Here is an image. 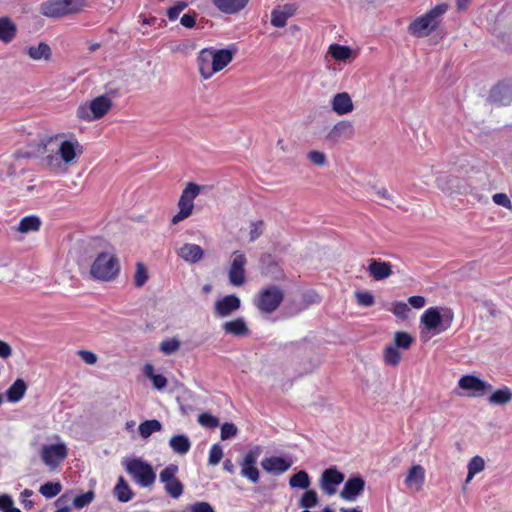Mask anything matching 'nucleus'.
<instances>
[{"instance_id":"774afa93","label":"nucleus","mask_w":512,"mask_h":512,"mask_svg":"<svg viewBox=\"0 0 512 512\" xmlns=\"http://www.w3.org/2000/svg\"><path fill=\"white\" fill-rule=\"evenodd\" d=\"M471 0H456V7L458 10H466Z\"/></svg>"},{"instance_id":"9b49d317","label":"nucleus","mask_w":512,"mask_h":512,"mask_svg":"<svg viewBox=\"0 0 512 512\" xmlns=\"http://www.w3.org/2000/svg\"><path fill=\"white\" fill-rule=\"evenodd\" d=\"M487 101L496 107H506L512 103V84L500 81L491 87Z\"/></svg>"},{"instance_id":"c03bdc74","label":"nucleus","mask_w":512,"mask_h":512,"mask_svg":"<svg viewBox=\"0 0 512 512\" xmlns=\"http://www.w3.org/2000/svg\"><path fill=\"white\" fill-rule=\"evenodd\" d=\"M148 271L146 266L142 262L136 263V270L134 274V285L138 288L145 285L148 281Z\"/></svg>"},{"instance_id":"412c9836","label":"nucleus","mask_w":512,"mask_h":512,"mask_svg":"<svg viewBox=\"0 0 512 512\" xmlns=\"http://www.w3.org/2000/svg\"><path fill=\"white\" fill-rule=\"evenodd\" d=\"M297 9L298 6L295 3H287L274 8L271 12V24L277 28L284 27L287 20L295 15Z\"/></svg>"},{"instance_id":"6e6552de","label":"nucleus","mask_w":512,"mask_h":512,"mask_svg":"<svg viewBox=\"0 0 512 512\" xmlns=\"http://www.w3.org/2000/svg\"><path fill=\"white\" fill-rule=\"evenodd\" d=\"M126 471L141 487L154 484L156 474L152 466L140 458H132L125 463Z\"/></svg>"},{"instance_id":"c9c22d12","label":"nucleus","mask_w":512,"mask_h":512,"mask_svg":"<svg viewBox=\"0 0 512 512\" xmlns=\"http://www.w3.org/2000/svg\"><path fill=\"white\" fill-rule=\"evenodd\" d=\"M144 374L147 378H149L152 381L153 386L156 389L161 390L167 386L168 382H167L166 377L162 374H156L154 372V367L152 364L147 363L144 366Z\"/></svg>"},{"instance_id":"f257e3e1","label":"nucleus","mask_w":512,"mask_h":512,"mask_svg":"<svg viewBox=\"0 0 512 512\" xmlns=\"http://www.w3.org/2000/svg\"><path fill=\"white\" fill-rule=\"evenodd\" d=\"M84 153V147L74 133L62 140L58 146L57 154H49L42 158V163L52 172L63 170L62 164L70 165Z\"/></svg>"},{"instance_id":"6ab92c4d","label":"nucleus","mask_w":512,"mask_h":512,"mask_svg":"<svg viewBox=\"0 0 512 512\" xmlns=\"http://www.w3.org/2000/svg\"><path fill=\"white\" fill-rule=\"evenodd\" d=\"M420 322L425 330L433 334L446 330V327L442 326V316L437 307L428 308L421 316Z\"/></svg>"},{"instance_id":"09e8293b","label":"nucleus","mask_w":512,"mask_h":512,"mask_svg":"<svg viewBox=\"0 0 512 512\" xmlns=\"http://www.w3.org/2000/svg\"><path fill=\"white\" fill-rule=\"evenodd\" d=\"M198 422L201 426L207 428H216L219 426V419L207 412L201 413L198 416Z\"/></svg>"},{"instance_id":"8fccbe9b","label":"nucleus","mask_w":512,"mask_h":512,"mask_svg":"<svg viewBox=\"0 0 512 512\" xmlns=\"http://www.w3.org/2000/svg\"><path fill=\"white\" fill-rule=\"evenodd\" d=\"M223 457V449L219 444H213L209 451L208 463L210 465H217Z\"/></svg>"},{"instance_id":"a18cd8bd","label":"nucleus","mask_w":512,"mask_h":512,"mask_svg":"<svg viewBox=\"0 0 512 512\" xmlns=\"http://www.w3.org/2000/svg\"><path fill=\"white\" fill-rule=\"evenodd\" d=\"M318 504V496L315 490H307L303 493L299 505L305 509L313 508Z\"/></svg>"},{"instance_id":"79ce46f5","label":"nucleus","mask_w":512,"mask_h":512,"mask_svg":"<svg viewBox=\"0 0 512 512\" xmlns=\"http://www.w3.org/2000/svg\"><path fill=\"white\" fill-rule=\"evenodd\" d=\"M485 468V461L480 456H474L468 463V476L467 481L471 480L477 473L483 471Z\"/></svg>"},{"instance_id":"dca6fc26","label":"nucleus","mask_w":512,"mask_h":512,"mask_svg":"<svg viewBox=\"0 0 512 512\" xmlns=\"http://www.w3.org/2000/svg\"><path fill=\"white\" fill-rule=\"evenodd\" d=\"M365 489V481L361 476H352L345 482L340 497L348 502L355 501Z\"/></svg>"},{"instance_id":"a19ab883","label":"nucleus","mask_w":512,"mask_h":512,"mask_svg":"<svg viewBox=\"0 0 512 512\" xmlns=\"http://www.w3.org/2000/svg\"><path fill=\"white\" fill-rule=\"evenodd\" d=\"M383 357L385 363L390 366H397L401 361V353L393 345L385 347Z\"/></svg>"},{"instance_id":"bf43d9fd","label":"nucleus","mask_w":512,"mask_h":512,"mask_svg":"<svg viewBox=\"0 0 512 512\" xmlns=\"http://www.w3.org/2000/svg\"><path fill=\"white\" fill-rule=\"evenodd\" d=\"M392 312L395 316L401 319H406L409 312V307L404 302H396L393 305Z\"/></svg>"},{"instance_id":"49530a36","label":"nucleus","mask_w":512,"mask_h":512,"mask_svg":"<svg viewBox=\"0 0 512 512\" xmlns=\"http://www.w3.org/2000/svg\"><path fill=\"white\" fill-rule=\"evenodd\" d=\"M94 497H95L94 492L90 490L86 493L77 495L73 499V505L77 509H82V508L88 506L94 500Z\"/></svg>"},{"instance_id":"f704fd0d","label":"nucleus","mask_w":512,"mask_h":512,"mask_svg":"<svg viewBox=\"0 0 512 512\" xmlns=\"http://www.w3.org/2000/svg\"><path fill=\"white\" fill-rule=\"evenodd\" d=\"M512 400V390L503 387L494 391L489 397V403L494 405H505Z\"/></svg>"},{"instance_id":"b1692460","label":"nucleus","mask_w":512,"mask_h":512,"mask_svg":"<svg viewBox=\"0 0 512 512\" xmlns=\"http://www.w3.org/2000/svg\"><path fill=\"white\" fill-rule=\"evenodd\" d=\"M332 110L337 115H345L353 111L354 105L350 95L347 92H341L334 95L331 101Z\"/></svg>"},{"instance_id":"680f3d73","label":"nucleus","mask_w":512,"mask_h":512,"mask_svg":"<svg viewBox=\"0 0 512 512\" xmlns=\"http://www.w3.org/2000/svg\"><path fill=\"white\" fill-rule=\"evenodd\" d=\"M68 501L69 499L67 494H63L62 496H60L55 502L57 509L54 512H71V508L67 504Z\"/></svg>"},{"instance_id":"3c124183","label":"nucleus","mask_w":512,"mask_h":512,"mask_svg":"<svg viewBox=\"0 0 512 512\" xmlns=\"http://www.w3.org/2000/svg\"><path fill=\"white\" fill-rule=\"evenodd\" d=\"M179 348L180 342L175 338L164 340L160 344V350L166 355L176 352Z\"/></svg>"},{"instance_id":"7c9ffc66","label":"nucleus","mask_w":512,"mask_h":512,"mask_svg":"<svg viewBox=\"0 0 512 512\" xmlns=\"http://www.w3.org/2000/svg\"><path fill=\"white\" fill-rule=\"evenodd\" d=\"M425 481V470L421 465H413L406 475L405 484L407 486L417 485V488H421Z\"/></svg>"},{"instance_id":"864d4df0","label":"nucleus","mask_w":512,"mask_h":512,"mask_svg":"<svg viewBox=\"0 0 512 512\" xmlns=\"http://www.w3.org/2000/svg\"><path fill=\"white\" fill-rule=\"evenodd\" d=\"M307 158L309 161H311L314 165L317 166H325L327 164V157L326 155L318 150H312L307 154Z\"/></svg>"},{"instance_id":"0e129e2a","label":"nucleus","mask_w":512,"mask_h":512,"mask_svg":"<svg viewBox=\"0 0 512 512\" xmlns=\"http://www.w3.org/2000/svg\"><path fill=\"white\" fill-rule=\"evenodd\" d=\"M78 355L86 364L93 365L97 362V355L91 351L79 350Z\"/></svg>"},{"instance_id":"f03ea898","label":"nucleus","mask_w":512,"mask_h":512,"mask_svg":"<svg viewBox=\"0 0 512 512\" xmlns=\"http://www.w3.org/2000/svg\"><path fill=\"white\" fill-rule=\"evenodd\" d=\"M232 60L233 52L229 49H202L197 58L199 73L203 79H210L215 73L223 70Z\"/></svg>"},{"instance_id":"e2e57ef3","label":"nucleus","mask_w":512,"mask_h":512,"mask_svg":"<svg viewBox=\"0 0 512 512\" xmlns=\"http://www.w3.org/2000/svg\"><path fill=\"white\" fill-rule=\"evenodd\" d=\"M190 512H215L208 502H196L190 507Z\"/></svg>"},{"instance_id":"338daca9","label":"nucleus","mask_w":512,"mask_h":512,"mask_svg":"<svg viewBox=\"0 0 512 512\" xmlns=\"http://www.w3.org/2000/svg\"><path fill=\"white\" fill-rule=\"evenodd\" d=\"M11 355H12L11 346L7 342L0 340V358L7 359Z\"/></svg>"},{"instance_id":"13d9d810","label":"nucleus","mask_w":512,"mask_h":512,"mask_svg":"<svg viewBox=\"0 0 512 512\" xmlns=\"http://www.w3.org/2000/svg\"><path fill=\"white\" fill-rule=\"evenodd\" d=\"M492 199L495 204L512 210V202L505 193H496L493 195Z\"/></svg>"},{"instance_id":"5701e85b","label":"nucleus","mask_w":512,"mask_h":512,"mask_svg":"<svg viewBox=\"0 0 512 512\" xmlns=\"http://www.w3.org/2000/svg\"><path fill=\"white\" fill-rule=\"evenodd\" d=\"M292 465V462L278 456L266 457L262 460V468L269 473L281 474L287 471Z\"/></svg>"},{"instance_id":"423d86ee","label":"nucleus","mask_w":512,"mask_h":512,"mask_svg":"<svg viewBox=\"0 0 512 512\" xmlns=\"http://www.w3.org/2000/svg\"><path fill=\"white\" fill-rule=\"evenodd\" d=\"M86 0H47L40 5V13L48 18H60L79 13Z\"/></svg>"},{"instance_id":"aec40b11","label":"nucleus","mask_w":512,"mask_h":512,"mask_svg":"<svg viewBox=\"0 0 512 512\" xmlns=\"http://www.w3.org/2000/svg\"><path fill=\"white\" fill-rule=\"evenodd\" d=\"M241 306L239 297L234 294L227 295L215 302L214 312L217 317L223 318L230 316Z\"/></svg>"},{"instance_id":"69168bd1","label":"nucleus","mask_w":512,"mask_h":512,"mask_svg":"<svg viewBox=\"0 0 512 512\" xmlns=\"http://www.w3.org/2000/svg\"><path fill=\"white\" fill-rule=\"evenodd\" d=\"M408 303L413 308L420 309V308H423L425 306L426 300H425V298L423 296L415 295V296L409 297Z\"/></svg>"},{"instance_id":"cd10ccee","label":"nucleus","mask_w":512,"mask_h":512,"mask_svg":"<svg viewBox=\"0 0 512 512\" xmlns=\"http://www.w3.org/2000/svg\"><path fill=\"white\" fill-rule=\"evenodd\" d=\"M27 389L28 386L23 379H16L5 393L7 401L11 403L19 402L24 397Z\"/></svg>"},{"instance_id":"de8ad7c7","label":"nucleus","mask_w":512,"mask_h":512,"mask_svg":"<svg viewBox=\"0 0 512 512\" xmlns=\"http://www.w3.org/2000/svg\"><path fill=\"white\" fill-rule=\"evenodd\" d=\"M0 511H2V512H22L19 508L14 506L13 499L8 494L0 495Z\"/></svg>"},{"instance_id":"f3484780","label":"nucleus","mask_w":512,"mask_h":512,"mask_svg":"<svg viewBox=\"0 0 512 512\" xmlns=\"http://www.w3.org/2000/svg\"><path fill=\"white\" fill-rule=\"evenodd\" d=\"M344 481V474L336 468H328L321 476V489L329 496L336 493V487Z\"/></svg>"},{"instance_id":"39448f33","label":"nucleus","mask_w":512,"mask_h":512,"mask_svg":"<svg viewBox=\"0 0 512 512\" xmlns=\"http://www.w3.org/2000/svg\"><path fill=\"white\" fill-rule=\"evenodd\" d=\"M120 265L117 257L108 252L100 253L90 268L91 276L96 280L111 281L119 274Z\"/></svg>"},{"instance_id":"393cba45","label":"nucleus","mask_w":512,"mask_h":512,"mask_svg":"<svg viewBox=\"0 0 512 512\" xmlns=\"http://www.w3.org/2000/svg\"><path fill=\"white\" fill-rule=\"evenodd\" d=\"M177 253L180 258L191 264L199 262L204 256L203 249L199 245L192 243L184 244Z\"/></svg>"},{"instance_id":"72a5a7b5","label":"nucleus","mask_w":512,"mask_h":512,"mask_svg":"<svg viewBox=\"0 0 512 512\" xmlns=\"http://www.w3.org/2000/svg\"><path fill=\"white\" fill-rule=\"evenodd\" d=\"M41 220L38 216H26L20 220L18 231L21 233L36 232L40 229Z\"/></svg>"},{"instance_id":"bb28decb","label":"nucleus","mask_w":512,"mask_h":512,"mask_svg":"<svg viewBox=\"0 0 512 512\" xmlns=\"http://www.w3.org/2000/svg\"><path fill=\"white\" fill-rule=\"evenodd\" d=\"M223 331L228 335L236 337L246 336L249 334V328L243 318H236L227 321L222 325Z\"/></svg>"},{"instance_id":"603ef678","label":"nucleus","mask_w":512,"mask_h":512,"mask_svg":"<svg viewBox=\"0 0 512 512\" xmlns=\"http://www.w3.org/2000/svg\"><path fill=\"white\" fill-rule=\"evenodd\" d=\"M264 222L257 220L251 223L249 232V241L254 242L263 234Z\"/></svg>"},{"instance_id":"20e7f679","label":"nucleus","mask_w":512,"mask_h":512,"mask_svg":"<svg viewBox=\"0 0 512 512\" xmlns=\"http://www.w3.org/2000/svg\"><path fill=\"white\" fill-rule=\"evenodd\" d=\"M112 107V100L106 95H100L79 105L76 116L81 121L92 122L103 118Z\"/></svg>"},{"instance_id":"a211bd4d","label":"nucleus","mask_w":512,"mask_h":512,"mask_svg":"<svg viewBox=\"0 0 512 512\" xmlns=\"http://www.w3.org/2000/svg\"><path fill=\"white\" fill-rule=\"evenodd\" d=\"M355 128L352 122L342 120L337 122L329 131L326 138L332 143H337L343 140H350L354 137Z\"/></svg>"},{"instance_id":"c85d7f7f","label":"nucleus","mask_w":512,"mask_h":512,"mask_svg":"<svg viewBox=\"0 0 512 512\" xmlns=\"http://www.w3.org/2000/svg\"><path fill=\"white\" fill-rule=\"evenodd\" d=\"M113 493L117 500L122 503L130 501L134 493L123 476L118 478V481L114 487Z\"/></svg>"},{"instance_id":"2f4dec72","label":"nucleus","mask_w":512,"mask_h":512,"mask_svg":"<svg viewBox=\"0 0 512 512\" xmlns=\"http://www.w3.org/2000/svg\"><path fill=\"white\" fill-rule=\"evenodd\" d=\"M27 54L33 60H49L52 54L50 46L45 42H40L38 46H30Z\"/></svg>"},{"instance_id":"052dcab7","label":"nucleus","mask_w":512,"mask_h":512,"mask_svg":"<svg viewBox=\"0 0 512 512\" xmlns=\"http://www.w3.org/2000/svg\"><path fill=\"white\" fill-rule=\"evenodd\" d=\"M196 18H197L196 12L192 11V12L184 14L180 19V23L185 28L190 29L196 25Z\"/></svg>"},{"instance_id":"9d476101","label":"nucleus","mask_w":512,"mask_h":512,"mask_svg":"<svg viewBox=\"0 0 512 512\" xmlns=\"http://www.w3.org/2000/svg\"><path fill=\"white\" fill-rule=\"evenodd\" d=\"M178 466L170 464L166 466L159 475L160 481L164 483L165 491L172 498L177 499L183 494L184 486L176 477Z\"/></svg>"},{"instance_id":"473e14b6","label":"nucleus","mask_w":512,"mask_h":512,"mask_svg":"<svg viewBox=\"0 0 512 512\" xmlns=\"http://www.w3.org/2000/svg\"><path fill=\"white\" fill-rule=\"evenodd\" d=\"M169 445L175 453L181 455L186 454L191 448L190 440L185 435H175L171 437Z\"/></svg>"},{"instance_id":"a878e982","label":"nucleus","mask_w":512,"mask_h":512,"mask_svg":"<svg viewBox=\"0 0 512 512\" xmlns=\"http://www.w3.org/2000/svg\"><path fill=\"white\" fill-rule=\"evenodd\" d=\"M368 271L375 280H383L392 274V266L389 262L371 259Z\"/></svg>"},{"instance_id":"5fc2aeb1","label":"nucleus","mask_w":512,"mask_h":512,"mask_svg":"<svg viewBox=\"0 0 512 512\" xmlns=\"http://www.w3.org/2000/svg\"><path fill=\"white\" fill-rule=\"evenodd\" d=\"M237 432H238V429H237L235 424L229 423V422H225L221 426V434H220V436H221L222 440H227V439H230V438L236 436Z\"/></svg>"},{"instance_id":"4d7b16f0","label":"nucleus","mask_w":512,"mask_h":512,"mask_svg":"<svg viewBox=\"0 0 512 512\" xmlns=\"http://www.w3.org/2000/svg\"><path fill=\"white\" fill-rule=\"evenodd\" d=\"M187 3L184 1L178 2L176 5L170 7L167 10V16L170 21H174L178 18L179 14L187 7Z\"/></svg>"},{"instance_id":"6e6d98bb","label":"nucleus","mask_w":512,"mask_h":512,"mask_svg":"<svg viewBox=\"0 0 512 512\" xmlns=\"http://www.w3.org/2000/svg\"><path fill=\"white\" fill-rule=\"evenodd\" d=\"M357 303L361 306L370 307L374 304V296L370 292H356Z\"/></svg>"},{"instance_id":"4be33fe9","label":"nucleus","mask_w":512,"mask_h":512,"mask_svg":"<svg viewBox=\"0 0 512 512\" xmlns=\"http://www.w3.org/2000/svg\"><path fill=\"white\" fill-rule=\"evenodd\" d=\"M250 0H212L218 11L225 15H236L243 11Z\"/></svg>"},{"instance_id":"7ed1b4c3","label":"nucleus","mask_w":512,"mask_h":512,"mask_svg":"<svg viewBox=\"0 0 512 512\" xmlns=\"http://www.w3.org/2000/svg\"><path fill=\"white\" fill-rule=\"evenodd\" d=\"M447 10L448 5L446 3L437 4L425 14L413 19L407 27L408 33L416 38L428 37L438 29Z\"/></svg>"},{"instance_id":"e433bc0d","label":"nucleus","mask_w":512,"mask_h":512,"mask_svg":"<svg viewBox=\"0 0 512 512\" xmlns=\"http://www.w3.org/2000/svg\"><path fill=\"white\" fill-rule=\"evenodd\" d=\"M138 430L141 437L146 439L153 433L161 431L162 424L156 419L146 420L139 425Z\"/></svg>"},{"instance_id":"c756f323","label":"nucleus","mask_w":512,"mask_h":512,"mask_svg":"<svg viewBox=\"0 0 512 512\" xmlns=\"http://www.w3.org/2000/svg\"><path fill=\"white\" fill-rule=\"evenodd\" d=\"M16 32V25L8 17L0 18V41L11 42L15 38Z\"/></svg>"},{"instance_id":"ddd939ff","label":"nucleus","mask_w":512,"mask_h":512,"mask_svg":"<svg viewBox=\"0 0 512 512\" xmlns=\"http://www.w3.org/2000/svg\"><path fill=\"white\" fill-rule=\"evenodd\" d=\"M233 259L229 268V281L234 286H241L245 282V265L247 259L241 251L233 252Z\"/></svg>"},{"instance_id":"2eb2a0df","label":"nucleus","mask_w":512,"mask_h":512,"mask_svg":"<svg viewBox=\"0 0 512 512\" xmlns=\"http://www.w3.org/2000/svg\"><path fill=\"white\" fill-rule=\"evenodd\" d=\"M458 386L463 390L472 392V396H482L492 389V385L474 375H464L458 381Z\"/></svg>"},{"instance_id":"1a4fd4ad","label":"nucleus","mask_w":512,"mask_h":512,"mask_svg":"<svg viewBox=\"0 0 512 512\" xmlns=\"http://www.w3.org/2000/svg\"><path fill=\"white\" fill-rule=\"evenodd\" d=\"M199 193L200 186L198 184L193 182L187 184L185 189L182 191L178 201L179 211L171 219V223L173 225H176L179 222L185 220L192 214L194 208V199L198 196Z\"/></svg>"},{"instance_id":"f8f14e48","label":"nucleus","mask_w":512,"mask_h":512,"mask_svg":"<svg viewBox=\"0 0 512 512\" xmlns=\"http://www.w3.org/2000/svg\"><path fill=\"white\" fill-rule=\"evenodd\" d=\"M68 455L64 443L45 445L41 451L42 461L51 468H56Z\"/></svg>"},{"instance_id":"0eeeda50","label":"nucleus","mask_w":512,"mask_h":512,"mask_svg":"<svg viewBox=\"0 0 512 512\" xmlns=\"http://www.w3.org/2000/svg\"><path fill=\"white\" fill-rule=\"evenodd\" d=\"M283 300V290L276 285H268L258 292L254 304L262 313L271 314L279 308Z\"/></svg>"},{"instance_id":"4c0bfd02","label":"nucleus","mask_w":512,"mask_h":512,"mask_svg":"<svg viewBox=\"0 0 512 512\" xmlns=\"http://www.w3.org/2000/svg\"><path fill=\"white\" fill-rule=\"evenodd\" d=\"M310 483L309 474L304 470L298 471L289 479V485L292 488L307 489L310 486Z\"/></svg>"},{"instance_id":"37998d69","label":"nucleus","mask_w":512,"mask_h":512,"mask_svg":"<svg viewBox=\"0 0 512 512\" xmlns=\"http://www.w3.org/2000/svg\"><path fill=\"white\" fill-rule=\"evenodd\" d=\"M62 490V485L59 482H46L40 486L39 492L46 498H53L57 496Z\"/></svg>"},{"instance_id":"ea45409f","label":"nucleus","mask_w":512,"mask_h":512,"mask_svg":"<svg viewBox=\"0 0 512 512\" xmlns=\"http://www.w3.org/2000/svg\"><path fill=\"white\" fill-rule=\"evenodd\" d=\"M329 53L335 60L345 61L351 56L352 50L348 46L331 44L329 46Z\"/></svg>"},{"instance_id":"4468645a","label":"nucleus","mask_w":512,"mask_h":512,"mask_svg":"<svg viewBox=\"0 0 512 512\" xmlns=\"http://www.w3.org/2000/svg\"><path fill=\"white\" fill-rule=\"evenodd\" d=\"M258 456V449L249 450L240 463L241 476L248 479L252 483H257L260 478L259 470L256 467Z\"/></svg>"},{"instance_id":"58836bf2","label":"nucleus","mask_w":512,"mask_h":512,"mask_svg":"<svg viewBox=\"0 0 512 512\" xmlns=\"http://www.w3.org/2000/svg\"><path fill=\"white\" fill-rule=\"evenodd\" d=\"M413 342L414 338L408 332L397 331L394 334L393 346H395L397 349L407 350L411 347Z\"/></svg>"}]
</instances>
